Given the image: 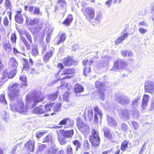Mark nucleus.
<instances>
[{
  "label": "nucleus",
  "instance_id": "obj_42",
  "mask_svg": "<svg viewBox=\"0 0 154 154\" xmlns=\"http://www.w3.org/2000/svg\"><path fill=\"white\" fill-rule=\"evenodd\" d=\"M20 80L24 82V83L22 84V87H23V86H27V85L26 82V77L24 75H22V76H20Z\"/></svg>",
  "mask_w": 154,
  "mask_h": 154
},
{
  "label": "nucleus",
  "instance_id": "obj_63",
  "mask_svg": "<svg viewBox=\"0 0 154 154\" xmlns=\"http://www.w3.org/2000/svg\"><path fill=\"white\" fill-rule=\"evenodd\" d=\"M36 67L38 69H41L43 68V64L42 63H38L36 65Z\"/></svg>",
  "mask_w": 154,
  "mask_h": 154
},
{
  "label": "nucleus",
  "instance_id": "obj_49",
  "mask_svg": "<svg viewBox=\"0 0 154 154\" xmlns=\"http://www.w3.org/2000/svg\"><path fill=\"white\" fill-rule=\"evenodd\" d=\"M3 79H5L6 78H8L9 73L8 71L7 70H5L3 72Z\"/></svg>",
  "mask_w": 154,
  "mask_h": 154
},
{
  "label": "nucleus",
  "instance_id": "obj_56",
  "mask_svg": "<svg viewBox=\"0 0 154 154\" xmlns=\"http://www.w3.org/2000/svg\"><path fill=\"white\" fill-rule=\"evenodd\" d=\"M11 4L9 0H6L5 2V6L6 8H11Z\"/></svg>",
  "mask_w": 154,
  "mask_h": 154
},
{
  "label": "nucleus",
  "instance_id": "obj_51",
  "mask_svg": "<svg viewBox=\"0 0 154 154\" xmlns=\"http://www.w3.org/2000/svg\"><path fill=\"white\" fill-rule=\"evenodd\" d=\"M38 54V51L37 49L35 47L32 49V54L33 56H35Z\"/></svg>",
  "mask_w": 154,
  "mask_h": 154
},
{
  "label": "nucleus",
  "instance_id": "obj_37",
  "mask_svg": "<svg viewBox=\"0 0 154 154\" xmlns=\"http://www.w3.org/2000/svg\"><path fill=\"white\" fill-rule=\"evenodd\" d=\"M46 147V145L45 144L38 143V149L37 152H38L42 151L44 150L45 148Z\"/></svg>",
  "mask_w": 154,
  "mask_h": 154
},
{
  "label": "nucleus",
  "instance_id": "obj_28",
  "mask_svg": "<svg viewBox=\"0 0 154 154\" xmlns=\"http://www.w3.org/2000/svg\"><path fill=\"white\" fill-rule=\"evenodd\" d=\"M140 103V99L138 97L136 99L133 100L131 103V104L133 107L136 108Z\"/></svg>",
  "mask_w": 154,
  "mask_h": 154
},
{
  "label": "nucleus",
  "instance_id": "obj_32",
  "mask_svg": "<svg viewBox=\"0 0 154 154\" xmlns=\"http://www.w3.org/2000/svg\"><path fill=\"white\" fill-rule=\"evenodd\" d=\"M128 141L127 140H124L121 144V149L122 151H124L125 149L128 148Z\"/></svg>",
  "mask_w": 154,
  "mask_h": 154
},
{
  "label": "nucleus",
  "instance_id": "obj_52",
  "mask_svg": "<svg viewBox=\"0 0 154 154\" xmlns=\"http://www.w3.org/2000/svg\"><path fill=\"white\" fill-rule=\"evenodd\" d=\"M84 143V146L86 149H90V145L88 140H85Z\"/></svg>",
  "mask_w": 154,
  "mask_h": 154
},
{
  "label": "nucleus",
  "instance_id": "obj_33",
  "mask_svg": "<svg viewBox=\"0 0 154 154\" xmlns=\"http://www.w3.org/2000/svg\"><path fill=\"white\" fill-rule=\"evenodd\" d=\"M16 69H13V70H11L9 73L8 78L11 79L14 77L17 72Z\"/></svg>",
  "mask_w": 154,
  "mask_h": 154
},
{
  "label": "nucleus",
  "instance_id": "obj_60",
  "mask_svg": "<svg viewBox=\"0 0 154 154\" xmlns=\"http://www.w3.org/2000/svg\"><path fill=\"white\" fill-rule=\"evenodd\" d=\"M44 134L45 133L44 132H38L36 134V137L38 138H40L42 137Z\"/></svg>",
  "mask_w": 154,
  "mask_h": 154
},
{
  "label": "nucleus",
  "instance_id": "obj_40",
  "mask_svg": "<svg viewBox=\"0 0 154 154\" xmlns=\"http://www.w3.org/2000/svg\"><path fill=\"white\" fill-rule=\"evenodd\" d=\"M0 102L3 103L5 105L7 104V102L4 94H2L0 95Z\"/></svg>",
  "mask_w": 154,
  "mask_h": 154
},
{
  "label": "nucleus",
  "instance_id": "obj_18",
  "mask_svg": "<svg viewBox=\"0 0 154 154\" xmlns=\"http://www.w3.org/2000/svg\"><path fill=\"white\" fill-rule=\"evenodd\" d=\"M22 10L20 9V10L16 11V14L15 16V20L17 23H21L23 21V18L22 15L21 14Z\"/></svg>",
  "mask_w": 154,
  "mask_h": 154
},
{
  "label": "nucleus",
  "instance_id": "obj_15",
  "mask_svg": "<svg viewBox=\"0 0 154 154\" xmlns=\"http://www.w3.org/2000/svg\"><path fill=\"white\" fill-rule=\"evenodd\" d=\"M149 97V96L147 94H145L143 95L141 105L142 108L143 109L145 110L146 109Z\"/></svg>",
  "mask_w": 154,
  "mask_h": 154
},
{
  "label": "nucleus",
  "instance_id": "obj_34",
  "mask_svg": "<svg viewBox=\"0 0 154 154\" xmlns=\"http://www.w3.org/2000/svg\"><path fill=\"white\" fill-rule=\"evenodd\" d=\"M61 103L59 102L54 107L53 109V111L54 112H59L61 108Z\"/></svg>",
  "mask_w": 154,
  "mask_h": 154
},
{
  "label": "nucleus",
  "instance_id": "obj_21",
  "mask_svg": "<svg viewBox=\"0 0 154 154\" xmlns=\"http://www.w3.org/2000/svg\"><path fill=\"white\" fill-rule=\"evenodd\" d=\"M33 112L35 114H41L45 112L44 106H41L35 108Z\"/></svg>",
  "mask_w": 154,
  "mask_h": 154
},
{
  "label": "nucleus",
  "instance_id": "obj_13",
  "mask_svg": "<svg viewBox=\"0 0 154 154\" xmlns=\"http://www.w3.org/2000/svg\"><path fill=\"white\" fill-rule=\"evenodd\" d=\"M49 51L45 54L43 57V60L45 63H47L50 58L52 57L54 52V48L53 47L50 48Z\"/></svg>",
  "mask_w": 154,
  "mask_h": 154
},
{
  "label": "nucleus",
  "instance_id": "obj_48",
  "mask_svg": "<svg viewBox=\"0 0 154 154\" xmlns=\"http://www.w3.org/2000/svg\"><path fill=\"white\" fill-rule=\"evenodd\" d=\"M57 2L62 7H64L66 5V3L65 0H59Z\"/></svg>",
  "mask_w": 154,
  "mask_h": 154
},
{
  "label": "nucleus",
  "instance_id": "obj_41",
  "mask_svg": "<svg viewBox=\"0 0 154 154\" xmlns=\"http://www.w3.org/2000/svg\"><path fill=\"white\" fill-rule=\"evenodd\" d=\"M91 70V68L90 66H86L84 70L83 73L84 75L87 76V74L90 72Z\"/></svg>",
  "mask_w": 154,
  "mask_h": 154
},
{
  "label": "nucleus",
  "instance_id": "obj_47",
  "mask_svg": "<svg viewBox=\"0 0 154 154\" xmlns=\"http://www.w3.org/2000/svg\"><path fill=\"white\" fill-rule=\"evenodd\" d=\"M96 14L95 20L99 21L102 17V13L100 11H98L96 13Z\"/></svg>",
  "mask_w": 154,
  "mask_h": 154
},
{
  "label": "nucleus",
  "instance_id": "obj_38",
  "mask_svg": "<svg viewBox=\"0 0 154 154\" xmlns=\"http://www.w3.org/2000/svg\"><path fill=\"white\" fill-rule=\"evenodd\" d=\"M121 130L122 131L126 132L128 130V127L127 125L125 123H122L121 125Z\"/></svg>",
  "mask_w": 154,
  "mask_h": 154
},
{
  "label": "nucleus",
  "instance_id": "obj_36",
  "mask_svg": "<svg viewBox=\"0 0 154 154\" xmlns=\"http://www.w3.org/2000/svg\"><path fill=\"white\" fill-rule=\"evenodd\" d=\"M52 139V136L51 135H48L44 138L42 142L43 143L51 142Z\"/></svg>",
  "mask_w": 154,
  "mask_h": 154
},
{
  "label": "nucleus",
  "instance_id": "obj_5",
  "mask_svg": "<svg viewBox=\"0 0 154 154\" xmlns=\"http://www.w3.org/2000/svg\"><path fill=\"white\" fill-rule=\"evenodd\" d=\"M127 67V63L121 59H118L115 62L112 69V70L118 71L121 69H126Z\"/></svg>",
  "mask_w": 154,
  "mask_h": 154
},
{
  "label": "nucleus",
  "instance_id": "obj_9",
  "mask_svg": "<svg viewBox=\"0 0 154 154\" xmlns=\"http://www.w3.org/2000/svg\"><path fill=\"white\" fill-rule=\"evenodd\" d=\"M118 112L119 116L121 119L127 120L129 119L130 113L129 110L126 109H120L118 110Z\"/></svg>",
  "mask_w": 154,
  "mask_h": 154
},
{
  "label": "nucleus",
  "instance_id": "obj_43",
  "mask_svg": "<svg viewBox=\"0 0 154 154\" xmlns=\"http://www.w3.org/2000/svg\"><path fill=\"white\" fill-rule=\"evenodd\" d=\"M33 13L35 14H37L39 15H42V12L40 11L39 8L38 7H35V10L33 11Z\"/></svg>",
  "mask_w": 154,
  "mask_h": 154
},
{
  "label": "nucleus",
  "instance_id": "obj_58",
  "mask_svg": "<svg viewBox=\"0 0 154 154\" xmlns=\"http://www.w3.org/2000/svg\"><path fill=\"white\" fill-rule=\"evenodd\" d=\"M39 22V20L36 18H35L32 20L31 25H35L37 24Z\"/></svg>",
  "mask_w": 154,
  "mask_h": 154
},
{
  "label": "nucleus",
  "instance_id": "obj_61",
  "mask_svg": "<svg viewBox=\"0 0 154 154\" xmlns=\"http://www.w3.org/2000/svg\"><path fill=\"white\" fill-rule=\"evenodd\" d=\"M52 31L51 30L49 29L47 32V36L46 38H51V35Z\"/></svg>",
  "mask_w": 154,
  "mask_h": 154
},
{
  "label": "nucleus",
  "instance_id": "obj_45",
  "mask_svg": "<svg viewBox=\"0 0 154 154\" xmlns=\"http://www.w3.org/2000/svg\"><path fill=\"white\" fill-rule=\"evenodd\" d=\"M93 62L92 60L88 61V60H83L82 63L84 65L89 66Z\"/></svg>",
  "mask_w": 154,
  "mask_h": 154
},
{
  "label": "nucleus",
  "instance_id": "obj_19",
  "mask_svg": "<svg viewBox=\"0 0 154 154\" xmlns=\"http://www.w3.org/2000/svg\"><path fill=\"white\" fill-rule=\"evenodd\" d=\"M106 119L108 124L110 126L114 127L117 126V122L114 118L108 116H107Z\"/></svg>",
  "mask_w": 154,
  "mask_h": 154
},
{
  "label": "nucleus",
  "instance_id": "obj_12",
  "mask_svg": "<svg viewBox=\"0 0 154 154\" xmlns=\"http://www.w3.org/2000/svg\"><path fill=\"white\" fill-rule=\"evenodd\" d=\"M58 132L65 137L69 138L72 137L74 134V131L73 129L70 130L64 131L63 129L59 130Z\"/></svg>",
  "mask_w": 154,
  "mask_h": 154
},
{
  "label": "nucleus",
  "instance_id": "obj_64",
  "mask_svg": "<svg viewBox=\"0 0 154 154\" xmlns=\"http://www.w3.org/2000/svg\"><path fill=\"white\" fill-rule=\"evenodd\" d=\"M139 31L142 34H144L146 33L147 30L146 29H143V28H140L139 29Z\"/></svg>",
  "mask_w": 154,
  "mask_h": 154
},
{
  "label": "nucleus",
  "instance_id": "obj_7",
  "mask_svg": "<svg viewBox=\"0 0 154 154\" xmlns=\"http://www.w3.org/2000/svg\"><path fill=\"white\" fill-rule=\"evenodd\" d=\"M117 101L121 105L124 106H126L130 102V98L127 96H120L116 98Z\"/></svg>",
  "mask_w": 154,
  "mask_h": 154
},
{
  "label": "nucleus",
  "instance_id": "obj_25",
  "mask_svg": "<svg viewBox=\"0 0 154 154\" xmlns=\"http://www.w3.org/2000/svg\"><path fill=\"white\" fill-rule=\"evenodd\" d=\"M73 17L72 15L69 14L63 23L65 25L68 26L71 23Z\"/></svg>",
  "mask_w": 154,
  "mask_h": 154
},
{
  "label": "nucleus",
  "instance_id": "obj_24",
  "mask_svg": "<svg viewBox=\"0 0 154 154\" xmlns=\"http://www.w3.org/2000/svg\"><path fill=\"white\" fill-rule=\"evenodd\" d=\"M23 70H27L29 69L30 65L29 63V61L28 60L25 58H23Z\"/></svg>",
  "mask_w": 154,
  "mask_h": 154
},
{
  "label": "nucleus",
  "instance_id": "obj_55",
  "mask_svg": "<svg viewBox=\"0 0 154 154\" xmlns=\"http://www.w3.org/2000/svg\"><path fill=\"white\" fill-rule=\"evenodd\" d=\"M52 107V105L51 104H47L46 105L45 107H44V110L45 112L46 111H49L51 110V108Z\"/></svg>",
  "mask_w": 154,
  "mask_h": 154
},
{
  "label": "nucleus",
  "instance_id": "obj_4",
  "mask_svg": "<svg viewBox=\"0 0 154 154\" xmlns=\"http://www.w3.org/2000/svg\"><path fill=\"white\" fill-rule=\"evenodd\" d=\"M91 135L90 137V141L94 147H97L99 144L100 140L98 132L94 129L91 131Z\"/></svg>",
  "mask_w": 154,
  "mask_h": 154
},
{
  "label": "nucleus",
  "instance_id": "obj_17",
  "mask_svg": "<svg viewBox=\"0 0 154 154\" xmlns=\"http://www.w3.org/2000/svg\"><path fill=\"white\" fill-rule=\"evenodd\" d=\"M4 49L8 53H11L12 51V47L9 42L7 39H5L3 43Z\"/></svg>",
  "mask_w": 154,
  "mask_h": 154
},
{
  "label": "nucleus",
  "instance_id": "obj_14",
  "mask_svg": "<svg viewBox=\"0 0 154 154\" xmlns=\"http://www.w3.org/2000/svg\"><path fill=\"white\" fill-rule=\"evenodd\" d=\"M68 122L69 123V126L72 127L73 124V122L70 118H67L64 119L60 121L59 124V125L60 126H57V128H61L63 127L62 125H65Z\"/></svg>",
  "mask_w": 154,
  "mask_h": 154
},
{
  "label": "nucleus",
  "instance_id": "obj_16",
  "mask_svg": "<svg viewBox=\"0 0 154 154\" xmlns=\"http://www.w3.org/2000/svg\"><path fill=\"white\" fill-rule=\"evenodd\" d=\"M35 141L33 140L28 141L25 144V147L28 151L33 152L34 150Z\"/></svg>",
  "mask_w": 154,
  "mask_h": 154
},
{
  "label": "nucleus",
  "instance_id": "obj_39",
  "mask_svg": "<svg viewBox=\"0 0 154 154\" xmlns=\"http://www.w3.org/2000/svg\"><path fill=\"white\" fill-rule=\"evenodd\" d=\"M69 93L67 92L64 93L63 95V100L66 101V102H68L69 101Z\"/></svg>",
  "mask_w": 154,
  "mask_h": 154
},
{
  "label": "nucleus",
  "instance_id": "obj_22",
  "mask_svg": "<svg viewBox=\"0 0 154 154\" xmlns=\"http://www.w3.org/2000/svg\"><path fill=\"white\" fill-rule=\"evenodd\" d=\"M74 91L76 93H80L84 91L83 87L78 83H76L74 86Z\"/></svg>",
  "mask_w": 154,
  "mask_h": 154
},
{
  "label": "nucleus",
  "instance_id": "obj_8",
  "mask_svg": "<svg viewBox=\"0 0 154 154\" xmlns=\"http://www.w3.org/2000/svg\"><path fill=\"white\" fill-rule=\"evenodd\" d=\"M145 91L150 94L154 92V82L150 80L146 81L145 83Z\"/></svg>",
  "mask_w": 154,
  "mask_h": 154
},
{
  "label": "nucleus",
  "instance_id": "obj_11",
  "mask_svg": "<svg viewBox=\"0 0 154 154\" xmlns=\"http://www.w3.org/2000/svg\"><path fill=\"white\" fill-rule=\"evenodd\" d=\"M63 63L64 65L67 66L77 64V62L75 61L72 57H69L64 58L63 60Z\"/></svg>",
  "mask_w": 154,
  "mask_h": 154
},
{
  "label": "nucleus",
  "instance_id": "obj_6",
  "mask_svg": "<svg viewBox=\"0 0 154 154\" xmlns=\"http://www.w3.org/2000/svg\"><path fill=\"white\" fill-rule=\"evenodd\" d=\"M77 125L79 130L84 134H87L89 132L90 129L88 126L83 123L81 120L78 121Z\"/></svg>",
  "mask_w": 154,
  "mask_h": 154
},
{
  "label": "nucleus",
  "instance_id": "obj_29",
  "mask_svg": "<svg viewBox=\"0 0 154 154\" xmlns=\"http://www.w3.org/2000/svg\"><path fill=\"white\" fill-rule=\"evenodd\" d=\"M72 144L75 147V150L77 151L79 148H80L81 144L79 141L77 140H74L72 142Z\"/></svg>",
  "mask_w": 154,
  "mask_h": 154
},
{
  "label": "nucleus",
  "instance_id": "obj_1",
  "mask_svg": "<svg viewBox=\"0 0 154 154\" xmlns=\"http://www.w3.org/2000/svg\"><path fill=\"white\" fill-rule=\"evenodd\" d=\"M44 99L41 92L32 91L26 96V106L25 108L23 103L21 100L10 104L11 109L13 111L17 112L23 115L27 114L29 108L32 109L38 103L42 102Z\"/></svg>",
  "mask_w": 154,
  "mask_h": 154
},
{
  "label": "nucleus",
  "instance_id": "obj_62",
  "mask_svg": "<svg viewBox=\"0 0 154 154\" xmlns=\"http://www.w3.org/2000/svg\"><path fill=\"white\" fill-rule=\"evenodd\" d=\"M128 34V33H121V36L118 38H125L127 37Z\"/></svg>",
  "mask_w": 154,
  "mask_h": 154
},
{
  "label": "nucleus",
  "instance_id": "obj_59",
  "mask_svg": "<svg viewBox=\"0 0 154 154\" xmlns=\"http://www.w3.org/2000/svg\"><path fill=\"white\" fill-rule=\"evenodd\" d=\"M4 24L6 26H8V25L9 21L7 17H5L3 20Z\"/></svg>",
  "mask_w": 154,
  "mask_h": 154
},
{
  "label": "nucleus",
  "instance_id": "obj_3",
  "mask_svg": "<svg viewBox=\"0 0 154 154\" xmlns=\"http://www.w3.org/2000/svg\"><path fill=\"white\" fill-rule=\"evenodd\" d=\"M82 11L86 18L89 21L94 19L95 17V10L93 7H88L83 8L82 10Z\"/></svg>",
  "mask_w": 154,
  "mask_h": 154
},
{
  "label": "nucleus",
  "instance_id": "obj_54",
  "mask_svg": "<svg viewBox=\"0 0 154 154\" xmlns=\"http://www.w3.org/2000/svg\"><path fill=\"white\" fill-rule=\"evenodd\" d=\"M100 98L102 100H104L105 97L104 93L100 90L99 94Z\"/></svg>",
  "mask_w": 154,
  "mask_h": 154
},
{
  "label": "nucleus",
  "instance_id": "obj_26",
  "mask_svg": "<svg viewBox=\"0 0 154 154\" xmlns=\"http://www.w3.org/2000/svg\"><path fill=\"white\" fill-rule=\"evenodd\" d=\"M44 39H41V44L42 47V53L44 54L46 51L47 48V44L46 42L44 43Z\"/></svg>",
  "mask_w": 154,
  "mask_h": 154
},
{
  "label": "nucleus",
  "instance_id": "obj_50",
  "mask_svg": "<svg viewBox=\"0 0 154 154\" xmlns=\"http://www.w3.org/2000/svg\"><path fill=\"white\" fill-rule=\"evenodd\" d=\"M131 123L134 129L136 130L138 128L139 124L137 122L134 121H132L131 122Z\"/></svg>",
  "mask_w": 154,
  "mask_h": 154
},
{
  "label": "nucleus",
  "instance_id": "obj_35",
  "mask_svg": "<svg viewBox=\"0 0 154 154\" xmlns=\"http://www.w3.org/2000/svg\"><path fill=\"white\" fill-rule=\"evenodd\" d=\"M59 133V132L58 131H57V134L58 136V139L61 145L65 144L66 143V139L64 138H61L60 137V135Z\"/></svg>",
  "mask_w": 154,
  "mask_h": 154
},
{
  "label": "nucleus",
  "instance_id": "obj_23",
  "mask_svg": "<svg viewBox=\"0 0 154 154\" xmlns=\"http://www.w3.org/2000/svg\"><path fill=\"white\" fill-rule=\"evenodd\" d=\"M75 70L73 68H65L63 71V73L61 74V75L68 74H72L74 73Z\"/></svg>",
  "mask_w": 154,
  "mask_h": 154
},
{
  "label": "nucleus",
  "instance_id": "obj_30",
  "mask_svg": "<svg viewBox=\"0 0 154 154\" xmlns=\"http://www.w3.org/2000/svg\"><path fill=\"white\" fill-rule=\"evenodd\" d=\"M57 97V93L54 94H49L48 97V99L50 101H52L55 100Z\"/></svg>",
  "mask_w": 154,
  "mask_h": 154
},
{
  "label": "nucleus",
  "instance_id": "obj_31",
  "mask_svg": "<svg viewBox=\"0 0 154 154\" xmlns=\"http://www.w3.org/2000/svg\"><path fill=\"white\" fill-rule=\"evenodd\" d=\"M104 84L103 83H101L99 81H97L95 82V86L97 88L100 90H103L104 87Z\"/></svg>",
  "mask_w": 154,
  "mask_h": 154
},
{
  "label": "nucleus",
  "instance_id": "obj_20",
  "mask_svg": "<svg viewBox=\"0 0 154 154\" xmlns=\"http://www.w3.org/2000/svg\"><path fill=\"white\" fill-rule=\"evenodd\" d=\"M9 65L10 68L16 69L18 63L17 62L14 57H11L9 60Z\"/></svg>",
  "mask_w": 154,
  "mask_h": 154
},
{
  "label": "nucleus",
  "instance_id": "obj_46",
  "mask_svg": "<svg viewBox=\"0 0 154 154\" xmlns=\"http://www.w3.org/2000/svg\"><path fill=\"white\" fill-rule=\"evenodd\" d=\"M58 36L60 38H66V35L64 32H60L58 33Z\"/></svg>",
  "mask_w": 154,
  "mask_h": 154
},
{
  "label": "nucleus",
  "instance_id": "obj_2",
  "mask_svg": "<svg viewBox=\"0 0 154 154\" xmlns=\"http://www.w3.org/2000/svg\"><path fill=\"white\" fill-rule=\"evenodd\" d=\"M9 90L8 95L11 103L12 102L14 103L19 95V85L16 84L12 85L11 87L9 88Z\"/></svg>",
  "mask_w": 154,
  "mask_h": 154
},
{
  "label": "nucleus",
  "instance_id": "obj_53",
  "mask_svg": "<svg viewBox=\"0 0 154 154\" xmlns=\"http://www.w3.org/2000/svg\"><path fill=\"white\" fill-rule=\"evenodd\" d=\"M133 115L134 118H137L140 116V112L137 110H136L132 113Z\"/></svg>",
  "mask_w": 154,
  "mask_h": 154
},
{
  "label": "nucleus",
  "instance_id": "obj_44",
  "mask_svg": "<svg viewBox=\"0 0 154 154\" xmlns=\"http://www.w3.org/2000/svg\"><path fill=\"white\" fill-rule=\"evenodd\" d=\"M88 116L89 118L90 121L93 118V113L92 110H88Z\"/></svg>",
  "mask_w": 154,
  "mask_h": 154
},
{
  "label": "nucleus",
  "instance_id": "obj_27",
  "mask_svg": "<svg viewBox=\"0 0 154 154\" xmlns=\"http://www.w3.org/2000/svg\"><path fill=\"white\" fill-rule=\"evenodd\" d=\"M23 42L25 45L27 49H30V46L29 43H32V39H23Z\"/></svg>",
  "mask_w": 154,
  "mask_h": 154
},
{
  "label": "nucleus",
  "instance_id": "obj_57",
  "mask_svg": "<svg viewBox=\"0 0 154 154\" xmlns=\"http://www.w3.org/2000/svg\"><path fill=\"white\" fill-rule=\"evenodd\" d=\"M65 39H59V40L54 41V43L55 45H58L61 43L63 42L64 41Z\"/></svg>",
  "mask_w": 154,
  "mask_h": 154
},
{
  "label": "nucleus",
  "instance_id": "obj_10",
  "mask_svg": "<svg viewBox=\"0 0 154 154\" xmlns=\"http://www.w3.org/2000/svg\"><path fill=\"white\" fill-rule=\"evenodd\" d=\"M94 122L95 124L98 123L99 116L100 119L101 120L102 116V113L101 111L97 106H96L94 108Z\"/></svg>",
  "mask_w": 154,
  "mask_h": 154
}]
</instances>
